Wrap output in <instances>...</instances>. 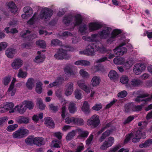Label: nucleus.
Instances as JSON below:
<instances>
[{
  "instance_id": "f257e3e1",
  "label": "nucleus",
  "mask_w": 152,
  "mask_h": 152,
  "mask_svg": "<svg viewBox=\"0 0 152 152\" xmlns=\"http://www.w3.org/2000/svg\"><path fill=\"white\" fill-rule=\"evenodd\" d=\"M53 14L52 10L44 8L42 9L39 15L37 13H35L32 17L28 21L27 23L29 25H33L40 19L48 20L50 19Z\"/></svg>"
},
{
  "instance_id": "f03ea898",
  "label": "nucleus",
  "mask_w": 152,
  "mask_h": 152,
  "mask_svg": "<svg viewBox=\"0 0 152 152\" xmlns=\"http://www.w3.org/2000/svg\"><path fill=\"white\" fill-rule=\"evenodd\" d=\"M75 20L72 22L73 16L71 15H66L63 19V22L66 26H70L73 28L75 26L81 24L82 22V18L80 14H77L74 16Z\"/></svg>"
},
{
  "instance_id": "7ed1b4c3",
  "label": "nucleus",
  "mask_w": 152,
  "mask_h": 152,
  "mask_svg": "<svg viewBox=\"0 0 152 152\" xmlns=\"http://www.w3.org/2000/svg\"><path fill=\"white\" fill-rule=\"evenodd\" d=\"M74 51V49L73 47L69 46L63 47L62 48L59 49L58 50L57 53L54 55V57L57 59L68 60L70 58V56L67 53V51Z\"/></svg>"
},
{
  "instance_id": "20e7f679",
  "label": "nucleus",
  "mask_w": 152,
  "mask_h": 152,
  "mask_svg": "<svg viewBox=\"0 0 152 152\" xmlns=\"http://www.w3.org/2000/svg\"><path fill=\"white\" fill-rule=\"evenodd\" d=\"M146 136L145 132L142 133L140 130H138L134 133H131L127 135L124 141V144H126L132 138V141L134 142H137L139 141L141 138H145Z\"/></svg>"
},
{
  "instance_id": "39448f33",
  "label": "nucleus",
  "mask_w": 152,
  "mask_h": 152,
  "mask_svg": "<svg viewBox=\"0 0 152 152\" xmlns=\"http://www.w3.org/2000/svg\"><path fill=\"white\" fill-rule=\"evenodd\" d=\"M101 47H98L96 48V46H94V45L91 46V45H88L86 50L83 51H80L79 52L80 54H84L88 56H94L95 54V52L96 50L98 51Z\"/></svg>"
},
{
  "instance_id": "423d86ee",
  "label": "nucleus",
  "mask_w": 152,
  "mask_h": 152,
  "mask_svg": "<svg viewBox=\"0 0 152 152\" xmlns=\"http://www.w3.org/2000/svg\"><path fill=\"white\" fill-rule=\"evenodd\" d=\"M28 131L23 127L14 132L12 134L14 138L20 139L25 137L28 133Z\"/></svg>"
},
{
  "instance_id": "0eeeda50",
  "label": "nucleus",
  "mask_w": 152,
  "mask_h": 152,
  "mask_svg": "<svg viewBox=\"0 0 152 152\" xmlns=\"http://www.w3.org/2000/svg\"><path fill=\"white\" fill-rule=\"evenodd\" d=\"M100 123L99 118L98 115L95 114L92 116L88 121L87 123L88 126L96 127Z\"/></svg>"
},
{
  "instance_id": "6e6552de",
  "label": "nucleus",
  "mask_w": 152,
  "mask_h": 152,
  "mask_svg": "<svg viewBox=\"0 0 152 152\" xmlns=\"http://www.w3.org/2000/svg\"><path fill=\"white\" fill-rule=\"evenodd\" d=\"M125 43H122L118 47L116 48L113 50L114 53L116 55L118 56H122L127 51V49L122 46L125 45Z\"/></svg>"
},
{
  "instance_id": "1a4fd4ad",
  "label": "nucleus",
  "mask_w": 152,
  "mask_h": 152,
  "mask_svg": "<svg viewBox=\"0 0 152 152\" xmlns=\"http://www.w3.org/2000/svg\"><path fill=\"white\" fill-rule=\"evenodd\" d=\"M114 139L113 137H108L107 140H105L100 147V149L103 150H106L107 148L111 146L114 143Z\"/></svg>"
},
{
  "instance_id": "9d476101",
  "label": "nucleus",
  "mask_w": 152,
  "mask_h": 152,
  "mask_svg": "<svg viewBox=\"0 0 152 152\" xmlns=\"http://www.w3.org/2000/svg\"><path fill=\"white\" fill-rule=\"evenodd\" d=\"M111 31V28L108 27H105L102 30L99 31V34L101 39H106L109 36Z\"/></svg>"
},
{
  "instance_id": "9b49d317",
  "label": "nucleus",
  "mask_w": 152,
  "mask_h": 152,
  "mask_svg": "<svg viewBox=\"0 0 152 152\" xmlns=\"http://www.w3.org/2000/svg\"><path fill=\"white\" fill-rule=\"evenodd\" d=\"M54 135L59 140L61 139L62 134L61 133L58 132L55 133ZM61 144V141L59 140H54L52 141V145L54 147L59 148H60V145Z\"/></svg>"
},
{
  "instance_id": "f8f14e48",
  "label": "nucleus",
  "mask_w": 152,
  "mask_h": 152,
  "mask_svg": "<svg viewBox=\"0 0 152 152\" xmlns=\"http://www.w3.org/2000/svg\"><path fill=\"white\" fill-rule=\"evenodd\" d=\"M145 66L140 63L134 65L133 67V72L136 75H139L145 69Z\"/></svg>"
},
{
  "instance_id": "ddd939ff",
  "label": "nucleus",
  "mask_w": 152,
  "mask_h": 152,
  "mask_svg": "<svg viewBox=\"0 0 152 152\" xmlns=\"http://www.w3.org/2000/svg\"><path fill=\"white\" fill-rule=\"evenodd\" d=\"M102 24L99 22H92L88 24L89 29L90 31L97 30L102 27Z\"/></svg>"
},
{
  "instance_id": "4468645a",
  "label": "nucleus",
  "mask_w": 152,
  "mask_h": 152,
  "mask_svg": "<svg viewBox=\"0 0 152 152\" xmlns=\"http://www.w3.org/2000/svg\"><path fill=\"white\" fill-rule=\"evenodd\" d=\"M23 10L25 13L21 15V17L23 19H27L30 17L33 14L32 9L29 7H25Z\"/></svg>"
},
{
  "instance_id": "2eb2a0df",
  "label": "nucleus",
  "mask_w": 152,
  "mask_h": 152,
  "mask_svg": "<svg viewBox=\"0 0 152 152\" xmlns=\"http://www.w3.org/2000/svg\"><path fill=\"white\" fill-rule=\"evenodd\" d=\"M73 83L72 82L67 83L65 86V94L68 96L71 95L73 91Z\"/></svg>"
},
{
  "instance_id": "dca6fc26",
  "label": "nucleus",
  "mask_w": 152,
  "mask_h": 152,
  "mask_svg": "<svg viewBox=\"0 0 152 152\" xmlns=\"http://www.w3.org/2000/svg\"><path fill=\"white\" fill-rule=\"evenodd\" d=\"M77 84L79 87L87 94L90 92L89 88L85 84V81L83 80H80L77 81Z\"/></svg>"
},
{
  "instance_id": "f3484780",
  "label": "nucleus",
  "mask_w": 152,
  "mask_h": 152,
  "mask_svg": "<svg viewBox=\"0 0 152 152\" xmlns=\"http://www.w3.org/2000/svg\"><path fill=\"white\" fill-rule=\"evenodd\" d=\"M16 81V79L15 78H13L7 91L8 94L10 95L11 96H14L16 91V89L14 87V84Z\"/></svg>"
},
{
  "instance_id": "a211bd4d",
  "label": "nucleus",
  "mask_w": 152,
  "mask_h": 152,
  "mask_svg": "<svg viewBox=\"0 0 152 152\" xmlns=\"http://www.w3.org/2000/svg\"><path fill=\"white\" fill-rule=\"evenodd\" d=\"M30 33V31L27 30L25 32H22L20 34V35L22 37L25 38V40L26 41L31 40L37 37V36L36 34H34L31 35H30L28 37H26V36L28 35V34H29Z\"/></svg>"
},
{
  "instance_id": "6ab92c4d",
  "label": "nucleus",
  "mask_w": 152,
  "mask_h": 152,
  "mask_svg": "<svg viewBox=\"0 0 152 152\" xmlns=\"http://www.w3.org/2000/svg\"><path fill=\"white\" fill-rule=\"evenodd\" d=\"M149 94L147 93H144L140 95V96L137 97L134 99V101L137 102L139 103L141 102L144 101L147 102L151 100V98H147L146 99H142L144 97L148 96Z\"/></svg>"
},
{
  "instance_id": "aec40b11",
  "label": "nucleus",
  "mask_w": 152,
  "mask_h": 152,
  "mask_svg": "<svg viewBox=\"0 0 152 152\" xmlns=\"http://www.w3.org/2000/svg\"><path fill=\"white\" fill-rule=\"evenodd\" d=\"M37 54L38 55L35 57L34 60V62L37 63H42L45 60V55L41 54V52L39 51H37Z\"/></svg>"
},
{
  "instance_id": "412c9836",
  "label": "nucleus",
  "mask_w": 152,
  "mask_h": 152,
  "mask_svg": "<svg viewBox=\"0 0 152 152\" xmlns=\"http://www.w3.org/2000/svg\"><path fill=\"white\" fill-rule=\"evenodd\" d=\"M23 64V61L19 58L15 59L11 64L12 68L15 69H19Z\"/></svg>"
},
{
  "instance_id": "4be33fe9",
  "label": "nucleus",
  "mask_w": 152,
  "mask_h": 152,
  "mask_svg": "<svg viewBox=\"0 0 152 152\" xmlns=\"http://www.w3.org/2000/svg\"><path fill=\"white\" fill-rule=\"evenodd\" d=\"M3 104L6 112L9 110V112L10 113L14 112V109L13 108L14 107V104L12 102H7L4 103Z\"/></svg>"
},
{
  "instance_id": "5701e85b",
  "label": "nucleus",
  "mask_w": 152,
  "mask_h": 152,
  "mask_svg": "<svg viewBox=\"0 0 152 152\" xmlns=\"http://www.w3.org/2000/svg\"><path fill=\"white\" fill-rule=\"evenodd\" d=\"M16 121L20 124H27L29 122V118L28 117L20 116L16 118Z\"/></svg>"
},
{
  "instance_id": "b1692460",
  "label": "nucleus",
  "mask_w": 152,
  "mask_h": 152,
  "mask_svg": "<svg viewBox=\"0 0 152 152\" xmlns=\"http://www.w3.org/2000/svg\"><path fill=\"white\" fill-rule=\"evenodd\" d=\"M121 33V31L120 30H114L111 33V37L108 39L107 42L108 43H110L113 42L115 40L116 36Z\"/></svg>"
},
{
  "instance_id": "393cba45",
  "label": "nucleus",
  "mask_w": 152,
  "mask_h": 152,
  "mask_svg": "<svg viewBox=\"0 0 152 152\" xmlns=\"http://www.w3.org/2000/svg\"><path fill=\"white\" fill-rule=\"evenodd\" d=\"M77 133H78L79 135L77 136L78 138L86 137L89 134V132L86 131H84L82 129H76Z\"/></svg>"
},
{
  "instance_id": "a878e982",
  "label": "nucleus",
  "mask_w": 152,
  "mask_h": 152,
  "mask_svg": "<svg viewBox=\"0 0 152 152\" xmlns=\"http://www.w3.org/2000/svg\"><path fill=\"white\" fill-rule=\"evenodd\" d=\"M15 110L20 114H23L26 111V108L24 104H23V102L18 105H16L15 108Z\"/></svg>"
},
{
  "instance_id": "bb28decb",
  "label": "nucleus",
  "mask_w": 152,
  "mask_h": 152,
  "mask_svg": "<svg viewBox=\"0 0 152 152\" xmlns=\"http://www.w3.org/2000/svg\"><path fill=\"white\" fill-rule=\"evenodd\" d=\"M34 144L39 146H41L45 144L44 139L42 137H34Z\"/></svg>"
},
{
  "instance_id": "cd10ccee",
  "label": "nucleus",
  "mask_w": 152,
  "mask_h": 152,
  "mask_svg": "<svg viewBox=\"0 0 152 152\" xmlns=\"http://www.w3.org/2000/svg\"><path fill=\"white\" fill-rule=\"evenodd\" d=\"M82 110L86 114H88L91 112L89 105L87 101H84L81 107Z\"/></svg>"
},
{
  "instance_id": "c85d7f7f",
  "label": "nucleus",
  "mask_w": 152,
  "mask_h": 152,
  "mask_svg": "<svg viewBox=\"0 0 152 152\" xmlns=\"http://www.w3.org/2000/svg\"><path fill=\"white\" fill-rule=\"evenodd\" d=\"M97 50H99L100 52L103 53H107L109 54V56H108L109 59H111L115 56L113 54L111 53V51L110 50H107V49L103 46H102L101 48H99Z\"/></svg>"
},
{
  "instance_id": "c756f323",
  "label": "nucleus",
  "mask_w": 152,
  "mask_h": 152,
  "mask_svg": "<svg viewBox=\"0 0 152 152\" xmlns=\"http://www.w3.org/2000/svg\"><path fill=\"white\" fill-rule=\"evenodd\" d=\"M110 79L113 80H115L118 79L119 76L117 72L115 70H112L109 72L108 75Z\"/></svg>"
},
{
  "instance_id": "7c9ffc66",
  "label": "nucleus",
  "mask_w": 152,
  "mask_h": 152,
  "mask_svg": "<svg viewBox=\"0 0 152 152\" xmlns=\"http://www.w3.org/2000/svg\"><path fill=\"white\" fill-rule=\"evenodd\" d=\"M131 87H138L142 83V82L140 79L137 78H134L130 82ZM132 89V88L131 89Z\"/></svg>"
},
{
  "instance_id": "2f4dec72",
  "label": "nucleus",
  "mask_w": 152,
  "mask_h": 152,
  "mask_svg": "<svg viewBox=\"0 0 152 152\" xmlns=\"http://www.w3.org/2000/svg\"><path fill=\"white\" fill-rule=\"evenodd\" d=\"M120 81L122 83L126 84L127 88L129 89L131 88L130 85L127 83L129 81V78L128 77L125 75L122 76L121 78Z\"/></svg>"
},
{
  "instance_id": "473e14b6",
  "label": "nucleus",
  "mask_w": 152,
  "mask_h": 152,
  "mask_svg": "<svg viewBox=\"0 0 152 152\" xmlns=\"http://www.w3.org/2000/svg\"><path fill=\"white\" fill-rule=\"evenodd\" d=\"M64 71L66 74L69 76L74 77L76 74V72H74L69 65L66 66L64 69Z\"/></svg>"
},
{
  "instance_id": "72a5a7b5",
  "label": "nucleus",
  "mask_w": 152,
  "mask_h": 152,
  "mask_svg": "<svg viewBox=\"0 0 152 152\" xmlns=\"http://www.w3.org/2000/svg\"><path fill=\"white\" fill-rule=\"evenodd\" d=\"M7 5L12 12L15 14L17 12V8L13 2H9Z\"/></svg>"
},
{
  "instance_id": "f704fd0d",
  "label": "nucleus",
  "mask_w": 152,
  "mask_h": 152,
  "mask_svg": "<svg viewBox=\"0 0 152 152\" xmlns=\"http://www.w3.org/2000/svg\"><path fill=\"white\" fill-rule=\"evenodd\" d=\"M100 78L99 77L94 76L92 78L91 80L92 85L93 87H96L99 85L100 81Z\"/></svg>"
},
{
  "instance_id": "c9c22d12",
  "label": "nucleus",
  "mask_w": 152,
  "mask_h": 152,
  "mask_svg": "<svg viewBox=\"0 0 152 152\" xmlns=\"http://www.w3.org/2000/svg\"><path fill=\"white\" fill-rule=\"evenodd\" d=\"M45 124L50 128H53L54 126V122L50 117H48L45 118Z\"/></svg>"
},
{
  "instance_id": "e433bc0d",
  "label": "nucleus",
  "mask_w": 152,
  "mask_h": 152,
  "mask_svg": "<svg viewBox=\"0 0 152 152\" xmlns=\"http://www.w3.org/2000/svg\"><path fill=\"white\" fill-rule=\"evenodd\" d=\"M35 83V80L32 78H29L26 82V86L28 88L31 90L34 86Z\"/></svg>"
},
{
  "instance_id": "4c0bfd02",
  "label": "nucleus",
  "mask_w": 152,
  "mask_h": 152,
  "mask_svg": "<svg viewBox=\"0 0 152 152\" xmlns=\"http://www.w3.org/2000/svg\"><path fill=\"white\" fill-rule=\"evenodd\" d=\"M15 53V50L13 48H8L6 50L5 54L8 58H12Z\"/></svg>"
},
{
  "instance_id": "58836bf2",
  "label": "nucleus",
  "mask_w": 152,
  "mask_h": 152,
  "mask_svg": "<svg viewBox=\"0 0 152 152\" xmlns=\"http://www.w3.org/2000/svg\"><path fill=\"white\" fill-rule=\"evenodd\" d=\"M75 64L77 65H82L88 66L90 65V62L88 61L84 60L77 61L75 63Z\"/></svg>"
},
{
  "instance_id": "ea45409f",
  "label": "nucleus",
  "mask_w": 152,
  "mask_h": 152,
  "mask_svg": "<svg viewBox=\"0 0 152 152\" xmlns=\"http://www.w3.org/2000/svg\"><path fill=\"white\" fill-rule=\"evenodd\" d=\"M113 131L112 130H108L104 132L102 134V136L99 139V141L100 142H102L107 137L109 136L111 134Z\"/></svg>"
},
{
  "instance_id": "a19ab883",
  "label": "nucleus",
  "mask_w": 152,
  "mask_h": 152,
  "mask_svg": "<svg viewBox=\"0 0 152 152\" xmlns=\"http://www.w3.org/2000/svg\"><path fill=\"white\" fill-rule=\"evenodd\" d=\"M113 131L112 130H108L104 132L102 134V136L99 139V141L100 142H102L107 137L109 136L111 134Z\"/></svg>"
},
{
  "instance_id": "79ce46f5",
  "label": "nucleus",
  "mask_w": 152,
  "mask_h": 152,
  "mask_svg": "<svg viewBox=\"0 0 152 152\" xmlns=\"http://www.w3.org/2000/svg\"><path fill=\"white\" fill-rule=\"evenodd\" d=\"M23 104L26 108V110L27 108L29 110H31L33 109L34 106L33 103L31 101L28 100H25L23 102Z\"/></svg>"
},
{
  "instance_id": "37998d69",
  "label": "nucleus",
  "mask_w": 152,
  "mask_h": 152,
  "mask_svg": "<svg viewBox=\"0 0 152 152\" xmlns=\"http://www.w3.org/2000/svg\"><path fill=\"white\" fill-rule=\"evenodd\" d=\"M67 101L66 100H63L61 102L62 104H63L61 108V115L63 118H65V115L66 112V107L65 104L67 103Z\"/></svg>"
},
{
  "instance_id": "c03bdc74",
  "label": "nucleus",
  "mask_w": 152,
  "mask_h": 152,
  "mask_svg": "<svg viewBox=\"0 0 152 152\" xmlns=\"http://www.w3.org/2000/svg\"><path fill=\"white\" fill-rule=\"evenodd\" d=\"M114 63L116 64H123L125 61V59L123 58H115L113 60Z\"/></svg>"
},
{
  "instance_id": "a18cd8bd",
  "label": "nucleus",
  "mask_w": 152,
  "mask_h": 152,
  "mask_svg": "<svg viewBox=\"0 0 152 152\" xmlns=\"http://www.w3.org/2000/svg\"><path fill=\"white\" fill-rule=\"evenodd\" d=\"M69 110L70 113H74L77 110V108L74 103L70 102L69 106Z\"/></svg>"
},
{
  "instance_id": "49530a36",
  "label": "nucleus",
  "mask_w": 152,
  "mask_h": 152,
  "mask_svg": "<svg viewBox=\"0 0 152 152\" xmlns=\"http://www.w3.org/2000/svg\"><path fill=\"white\" fill-rule=\"evenodd\" d=\"M76 133L77 131H76V130H73L70 132L69 133L66 137V140L69 141L71 140L75 136Z\"/></svg>"
},
{
  "instance_id": "de8ad7c7",
  "label": "nucleus",
  "mask_w": 152,
  "mask_h": 152,
  "mask_svg": "<svg viewBox=\"0 0 152 152\" xmlns=\"http://www.w3.org/2000/svg\"><path fill=\"white\" fill-rule=\"evenodd\" d=\"M133 61L132 60H129L126 62H124L123 64L124 65V68L125 69H127L130 68L134 64Z\"/></svg>"
},
{
  "instance_id": "09e8293b",
  "label": "nucleus",
  "mask_w": 152,
  "mask_h": 152,
  "mask_svg": "<svg viewBox=\"0 0 152 152\" xmlns=\"http://www.w3.org/2000/svg\"><path fill=\"white\" fill-rule=\"evenodd\" d=\"M42 83L40 81H38L37 83L35 91L37 93L40 94L42 93Z\"/></svg>"
},
{
  "instance_id": "8fccbe9b",
  "label": "nucleus",
  "mask_w": 152,
  "mask_h": 152,
  "mask_svg": "<svg viewBox=\"0 0 152 152\" xmlns=\"http://www.w3.org/2000/svg\"><path fill=\"white\" fill-rule=\"evenodd\" d=\"M87 27L85 24L81 25L79 28V31L82 35L87 32Z\"/></svg>"
},
{
  "instance_id": "3c124183",
  "label": "nucleus",
  "mask_w": 152,
  "mask_h": 152,
  "mask_svg": "<svg viewBox=\"0 0 152 152\" xmlns=\"http://www.w3.org/2000/svg\"><path fill=\"white\" fill-rule=\"evenodd\" d=\"M74 95L77 99H80L82 97L81 91L78 89H76L75 91Z\"/></svg>"
},
{
  "instance_id": "603ef678",
  "label": "nucleus",
  "mask_w": 152,
  "mask_h": 152,
  "mask_svg": "<svg viewBox=\"0 0 152 152\" xmlns=\"http://www.w3.org/2000/svg\"><path fill=\"white\" fill-rule=\"evenodd\" d=\"M152 144V139H149L145 141L144 143L140 144L139 147L140 148L146 147L151 145Z\"/></svg>"
},
{
  "instance_id": "864d4df0",
  "label": "nucleus",
  "mask_w": 152,
  "mask_h": 152,
  "mask_svg": "<svg viewBox=\"0 0 152 152\" xmlns=\"http://www.w3.org/2000/svg\"><path fill=\"white\" fill-rule=\"evenodd\" d=\"M34 137L33 136H29L25 140L26 143L28 145L34 144Z\"/></svg>"
},
{
  "instance_id": "5fc2aeb1",
  "label": "nucleus",
  "mask_w": 152,
  "mask_h": 152,
  "mask_svg": "<svg viewBox=\"0 0 152 152\" xmlns=\"http://www.w3.org/2000/svg\"><path fill=\"white\" fill-rule=\"evenodd\" d=\"M36 44L40 47L42 48H45L46 46L45 42L43 40H39L36 41Z\"/></svg>"
},
{
  "instance_id": "6e6d98bb",
  "label": "nucleus",
  "mask_w": 152,
  "mask_h": 152,
  "mask_svg": "<svg viewBox=\"0 0 152 152\" xmlns=\"http://www.w3.org/2000/svg\"><path fill=\"white\" fill-rule=\"evenodd\" d=\"M92 37V42H97L100 41V39L99 33L93 34L91 35Z\"/></svg>"
},
{
  "instance_id": "4d7b16f0",
  "label": "nucleus",
  "mask_w": 152,
  "mask_h": 152,
  "mask_svg": "<svg viewBox=\"0 0 152 152\" xmlns=\"http://www.w3.org/2000/svg\"><path fill=\"white\" fill-rule=\"evenodd\" d=\"M132 103H127L124 106V111L126 113L132 111Z\"/></svg>"
},
{
  "instance_id": "13d9d810",
  "label": "nucleus",
  "mask_w": 152,
  "mask_h": 152,
  "mask_svg": "<svg viewBox=\"0 0 152 152\" xmlns=\"http://www.w3.org/2000/svg\"><path fill=\"white\" fill-rule=\"evenodd\" d=\"M18 74V77L19 78H25L27 75V73L25 72H23L21 69H20Z\"/></svg>"
},
{
  "instance_id": "bf43d9fd",
  "label": "nucleus",
  "mask_w": 152,
  "mask_h": 152,
  "mask_svg": "<svg viewBox=\"0 0 152 152\" xmlns=\"http://www.w3.org/2000/svg\"><path fill=\"white\" fill-rule=\"evenodd\" d=\"M80 74L84 78H88L89 76L88 73L83 69H81L80 70Z\"/></svg>"
},
{
  "instance_id": "052dcab7",
  "label": "nucleus",
  "mask_w": 152,
  "mask_h": 152,
  "mask_svg": "<svg viewBox=\"0 0 152 152\" xmlns=\"http://www.w3.org/2000/svg\"><path fill=\"white\" fill-rule=\"evenodd\" d=\"M37 104L38 105L40 109L43 110L45 108V106L43 103L41 99L38 98L37 99Z\"/></svg>"
},
{
  "instance_id": "680f3d73",
  "label": "nucleus",
  "mask_w": 152,
  "mask_h": 152,
  "mask_svg": "<svg viewBox=\"0 0 152 152\" xmlns=\"http://www.w3.org/2000/svg\"><path fill=\"white\" fill-rule=\"evenodd\" d=\"M43 114L42 113H40L38 115V116L37 115H34L32 118V120L34 122L37 121L39 118L42 119L43 118Z\"/></svg>"
},
{
  "instance_id": "e2e57ef3",
  "label": "nucleus",
  "mask_w": 152,
  "mask_h": 152,
  "mask_svg": "<svg viewBox=\"0 0 152 152\" xmlns=\"http://www.w3.org/2000/svg\"><path fill=\"white\" fill-rule=\"evenodd\" d=\"M84 121L81 118H75L74 124L77 125H82L84 124Z\"/></svg>"
},
{
  "instance_id": "0e129e2a",
  "label": "nucleus",
  "mask_w": 152,
  "mask_h": 152,
  "mask_svg": "<svg viewBox=\"0 0 152 152\" xmlns=\"http://www.w3.org/2000/svg\"><path fill=\"white\" fill-rule=\"evenodd\" d=\"M143 105H138L137 106H133L132 105V111H139L141 110L142 108Z\"/></svg>"
},
{
  "instance_id": "69168bd1",
  "label": "nucleus",
  "mask_w": 152,
  "mask_h": 152,
  "mask_svg": "<svg viewBox=\"0 0 152 152\" xmlns=\"http://www.w3.org/2000/svg\"><path fill=\"white\" fill-rule=\"evenodd\" d=\"M94 69L96 72L101 71L102 72H104L105 71L104 66H101L100 64H98L95 66L94 67Z\"/></svg>"
},
{
  "instance_id": "338daca9",
  "label": "nucleus",
  "mask_w": 152,
  "mask_h": 152,
  "mask_svg": "<svg viewBox=\"0 0 152 152\" xmlns=\"http://www.w3.org/2000/svg\"><path fill=\"white\" fill-rule=\"evenodd\" d=\"M18 127V125L15 124L9 126L7 128V130L9 132H11L14 130L16 128Z\"/></svg>"
},
{
  "instance_id": "774afa93",
  "label": "nucleus",
  "mask_w": 152,
  "mask_h": 152,
  "mask_svg": "<svg viewBox=\"0 0 152 152\" xmlns=\"http://www.w3.org/2000/svg\"><path fill=\"white\" fill-rule=\"evenodd\" d=\"M127 95V92L125 90L121 91L118 94L117 96L119 98H124Z\"/></svg>"
}]
</instances>
